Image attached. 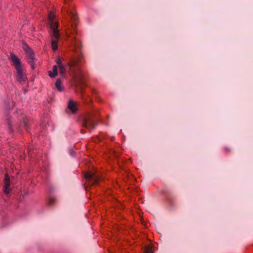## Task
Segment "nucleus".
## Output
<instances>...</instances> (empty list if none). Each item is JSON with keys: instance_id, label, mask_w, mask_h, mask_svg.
Wrapping results in <instances>:
<instances>
[{"instance_id": "15", "label": "nucleus", "mask_w": 253, "mask_h": 253, "mask_svg": "<svg viewBox=\"0 0 253 253\" xmlns=\"http://www.w3.org/2000/svg\"><path fill=\"white\" fill-rule=\"evenodd\" d=\"M145 253H153L154 250L152 246H147L145 248Z\"/></svg>"}, {"instance_id": "9", "label": "nucleus", "mask_w": 253, "mask_h": 253, "mask_svg": "<svg viewBox=\"0 0 253 253\" xmlns=\"http://www.w3.org/2000/svg\"><path fill=\"white\" fill-rule=\"evenodd\" d=\"M68 108L73 113H75L77 110L76 102L72 100H70L68 103Z\"/></svg>"}, {"instance_id": "10", "label": "nucleus", "mask_w": 253, "mask_h": 253, "mask_svg": "<svg viewBox=\"0 0 253 253\" xmlns=\"http://www.w3.org/2000/svg\"><path fill=\"white\" fill-rule=\"evenodd\" d=\"M22 121H21V126H23V127L27 130H28V126L29 125V123L28 119L26 118H24V117L21 118Z\"/></svg>"}, {"instance_id": "16", "label": "nucleus", "mask_w": 253, "mask_h": 253, "mask_svg": "<svg viewBox=\"0 0 253 253\" xmlns=\"http://www.w3.org/2000/svg\"><path fill=\"white\" fill-rule=\"evenodd\" d=\"M55 200H56V199L54 197H50V198L49 199V201H48L49 204L51 205L55 202Z\"/></svg>"}, {"instance_id": "14", "label": "nucleus", "mask_w": 253, "mask_h": 253, "mask_svg": "<svg viewBox=\"0 0 253 253\" xmlns=\"http://www.w3.org/2000/svg\"><path fill=\"white\" fill-rule=\"evenodd\" d=\"M55 86L59 91H62L63 90V88L62 87V83L60 79L57 80L55 83Z\"/></svg>"}, {"instance_id": "7", "label": "nucleus", "mask_w": 253, "mask_h": 253, "mask_svg": "<svg viewBox=\"0 0 253 253\" xmlns=\"http://www.w3.org/2000/svg\"><path fill=\"white\" fill-rule=\"evenodd\" d=\"M10 59L12 62V63L15 68V69L22 67L21 63L19 59H18L14 54L10 53Z\"/></svg>"}, {"instance_id": "12", "label": "nucleus", "mask_w": 253, "mask_h": 253, "mask_svg": "<svg viewBox=\"0 0 253 253\" xmlns=\"http://www.w3.org/2000/svg\"><path fill=\"white\" fill-rule=\"evenodd\" d=\"M59 69V73L61 76H64L66 72V67L65 65H61L58 66Z\"/></svg>"}, {"instance_id": "13", "label": "nucleus", "mask_w": 253, "mask_h": 253, "mask_svg": "<svg viewBox=\"0 0 253 253\" xmlns=\"http://www.w3.org/2000/svg\"><path fill=\"white\" fill-rule=\"evenodd\" d=\"M53 36L54 37L55 40H53L52 41V42H51V45H52V49L55 51L58 48V46H57V40L59 39V37L58 38L56 39L53 35Z\"/></svg>"}, {"instance_id": "19", "label": "nucleus", "mask_w": 253, "mask_h": 253, "mask_svg": "<svg viewBox=\"0 0 253 253\" xmlns=\"http://www.w3.org/2000/svg\"><path fill=\"white\" fill-rule=\"evenodd\" d=\"M72 0H65V4L66 5H68V6L69 7L70 6V5L68 4V2L71 1Z\"/></svg>"}, {"instance_id": "8", "label": "nucleus", "mask_w": 253, "mask_h": 253, "mask_svg": "<svg viewBox=\"0 0 253 253\" xmlns=\"http://www.w3.org/2000/svg\"><path fill=\"white\" fill-rule=\"evenodd\" d=\"M4 192L7 194H8L11 192V189L10 188V178L7 174H5L4 182Z\"/></svg>"}, {"instance_id": "18", "label": "nucleus", "mask_w": 253, "mask_h": 253, "mask_svg": "<svg viewBox=\"0 0 253 253\" xmlns=\"http://www.w3.org/2000/svg\"><path fill=\"white\" fill-rule=\"evenodd\" d=\"M69 154L71 156H73L75 154V152L73 149H71L69 151Z\"/></svg>"}, {"instance_id": "11", "label": "nucleus", "mask_w": 253, "mask_h": 253, "mask_svg": "<svg viewBox=\"0 0 253 253\" xmlns=\"http://www.w3.org/2000/svg\"><path fill=\"white\" fill-rule=\"evenodd\" d=\"M58 66H56V65H54L53 67V73L51 72V71H49L48 72V75L49 76L51 77V78H54L55 77H56L57 74H58V72H57V68H58Z\"/></svg>"}, {"instance_id": "17", "label": "nucleus", "mask_w": 253, "mask_h": 253, "mask_svg": "<svg viewBox=\"0 0 253 253\" xmlns=\"http://www.w3.org/2000/svg\"><path fill=\"white\" fill-rule=\"evenodd\" d=\"M56 63H57L58 66L63 64H62V61L59 57L57 59Z\"/></svg>"}, {"instance_id": "3", "label": "nucleus", "mask_w": 253, "mask_h": 253, "mask_svg": "<svg viewBox=\"0 0 253 253\" xmlns=\"http://www.w3.org/2000/svg\"><path fill=\"white\" fill-rule=\"evenodd\" d=\"M84 177L87 181V183L85 186V188L86 191L88 190L89 186H91L97 184L100 178L99 176L95 172L90 171L86 172L84 174Z\"/></svg>"}, {"instance_id": "2", "label": "nucleus", "mask_w": 253, "mask_h": 253, "mask_svg": "<svg viewBox=\"0 0 253 253\" xmlns=\"http://www.w3.org/2000/svg\"><path fill=\"white\" fill-rule=\"evenodd\" d=\"M98 118L97 110L88 113L84 118L83 126L88 129H94L98 124Z\"/></svg>"}, {"instance_id": "1", "label": "nucleus", "mask_w": 253, "mask_h": 253, "mask_svg": "<svg viewBox=\"0 0 253 253\" xmlns=\"http://www.w3.org/2000/svg\"><path fill=\"white\" fill-rule=\"evenodd\" d=\"M64 9L70 17L71 22V27L68 29L67 32V35L68 37H70L69 34L73 35L71 38L74 45L73 50L74 55L71 56L68 63L69 73L74 79L76 84L81 86L82 93L83 94V91L82 87L83 77L81 72V65L84 60V57L81 51L82 44L81 41L79 39L74 36L75 33H77L76 28L78 17L75 13L72 11L71 9H69L67 8L66 6H65Z\"/></svg>"}, {"instance_id": "5", "label": "nucleus", "mask_w": 253, "mask_h": 253, "mask_svg": "<svg viewBox=\"0 0 253 253\" xmlns=\"http://www.w3.org/2000/svg\"><path fill=\"white\" fill-rule=\"evenodd\" d=\"M54 15L50 12L48 14L49 21L50 24L52 35L57 39L59 37V31L58 30V23L54 21Z\"/></svg>"}, {"instance_id": "4", "label": "nucleus", "mask_w": 253, "mask_h": 253, "mask_svg": "<svg viewBox=\"0 0 253 253\" xmlns=\"http://www.w3.org/2000/svg\"><path fill=\"white\" fill-rule=\"evenodd\" d=\"M24 49L26 54L27 58V60L28 64L30 65L31 68L32 69H34L36 59L35 57V54L33 50L27 45H25V46L24 47Z\"/></svg>"}, {"instance_id": "6", "label": "nucleus", "mask_w": 253, "mask_h": 253, "mask_svg": "<svg viewBox=\"0 0 253 253\" xmlns=\"http://www.w3.org/2000/svg\"><path fill=\"white\" fill-rule=\"evenodd\" d=\"M16 71L17 81L20 83L25 81L26 77L23 69L21 67L16 69Z\"/></svg>"}]
</instances>
